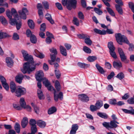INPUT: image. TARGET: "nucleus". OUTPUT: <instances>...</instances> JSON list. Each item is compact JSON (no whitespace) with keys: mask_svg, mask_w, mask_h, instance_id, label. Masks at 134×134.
I'll list each match as a JSON object with an SVG mask.
<instances>
[{"mask_svg":"<svg viewBox=\"0 0 134 134\" xmlns=\"http://www.w3.org/2000/svg\"><path fill=\"white\" fill-rule=\"evenodd\" d=\"M41 63L39 62L34 64L33 60L32 61H30L29 62L26 63L24 65L23 68L21 69V71L24 74L26 72L30 74L35 70L36 65L38 66Z\"/></svg>","mask_w":134,"mask_h":134,"instance_id":"f257e3e1","label":"nucleus"},{"mask_svg":"<svg viewBox=\"0 0 134 134\" xmlns=\"http://www.w3.org/2000/svg\"><path fill=\"white\" fill-rule=\"evenodd\" d=\"M46 87H47L48 90L51 91L53 90L54 91V100L55 101H57L59 98L61 100H62L63 99V95L62 92H59V94L57 95V91L55 90L53 86L51 85V84H49V86Z\"/></svg>","mask_w":134,"mask_h":134,"instance_id":"f03ea898","label":"nucleus"},{"mask_svg":"<svg viewBox=\"0 0 134 134\" xmlns=\"http://www.w3.org/2000/svg\"><path fill=\"white\" fill-rule=\"evenodd\" d=\"M77 36L80 39L84 40V42L87 45L91 46L92 43V41L90 39V37L87 34H78Z\"/></svg>","mask_w":134,"mask_h":134,"instance_id":"7ed1b4c3","label":"nucleus"},{"mask_svg":"<svg viewBox=\"0 0 134 134\" xmlns=\"http://www.w3.org/2000/svg\"><path fill=\"white\" fill-rule=\"evenodd\" d=\"M117 121L115 120L110 121V122H104L102 124L103 126L108 129L116 128L117 127Z\"/></svg>","mask_w":134,"mask_h":134,"instance_id":"20e7f679","label":"nucleus"},{"mask_svg":"<svg viewBox=\"0 0 134 134\" xmlns=\"http://www.w3.org/2000/svg\"><path fill=\"white\" fill-rule=\"evenodd\" d=\"M123 42L128 44L129 41L125 36L122 35L120 33H118V43L121 45L122 44Z\"/></svg>","mask_w":134,"mask_h":134,"instance_id":"39448f33","label":"nucleus"},{"mask_svg":"<svg viewBox=\"0 0 134 134\" xmlns=\"http://www.w3.org/2000/svg\"><path fill=\"white\" fill-rule=\"evenodd\" d=\"M49 51L52 53H53V54H50L51 58V60H50L48 61L49 63L51 64H53V62L55 60V56L57 54V52L56 49L54 48H52L49 49Z\"/></svg>","mask_w":134,"mask_h":134,"instance_id":"423d86ee","label":"nucleus"},{"mask_svg":"<svg viewBox=\"0 0 134 134\" xmlns=\"http://www.w3.org/2000/svg\"><path fill=\"white\" fill-rule=\"evenodd\" d=\"M26 93V90L25 88L20 86L17 87L15 92V95L18 97L21 96V95L25 94Z\"/></svg>","mask_w":134,"mask_h":134,"instance_id":"0eeeda50","label":"nucleus"},{"mask_svg":"<svg viewBox=\"0 0 134 134\" xmlns=\"http://www.w3.org/2000/svg\"><path fill=\"white\" fill-rule=\"evenodd\" d=\"M118 52L120 55L121 61L124 62L125 63H128L129 60L126 59V57L125 55L122 50L121 48H118Z\"/></svg>","mask_w":134,"mask_h":134,"instance_id":"6e6552de","label":"nucleus"},{"mask_svg":"<svg viewBox=\"0 0 134 134\" xmlns=\"http://www.w3.org/2000/svg\"><path fill=\"white\" fill-rule=\"evenodd\" d=\"M21 53L25 60L28 61V62H29L30 61H33L32 57L31 55H29L26 51L24 50H22Z\"/></svg>","mask_w":134,"mask_h":134,"instance_id":"1a4fd4ad","label":"nucleus"},{"mask_svg":"<svg viewBox=\"0 0 134 134\" xmlns=\"http://www.w3.org/2000/svg\"><path fill=\"white\" fill-rule=\"evenodd\" d=\"M29 11L26 8H23L22 10H20L18 11L19 14L20 15L21 18L24 19H25L26 18V14H28Z\"/></svg>","mask_w":134,"mask_h":134,"instance_id":"9d476101","label":"nucleus"},{"mask_svg":"<svg viewBox=\"0 0 134 134\" xmlns=\"http://www.w3.org/2000/svg\"><path fill=\"white\" fill-rule=\"evenodd\" d=\"M70 0H62V2L63 5L64 6L66 5L67 8L69 10H71L73 6L70 5Z\"/></svg>","mask_w":134,"mask_h":134,"instance_id":"9b49d317","label":"nucleus"},{"mask_svg":"<svg viewBox=\"0 0 134 134\" xmlns=\"http://www.w3.org/2000/svg\"><path fill=\"white\" fill-rule=\"evenodd\" d=\"M15 19L14 20H12L10 22V24L12 25H14L16 24V27L18 30H19L21 27V24L20 20H19L18 22Z\"/></svg>","mask_w":134,"mask_h":134,"instance_id":"f8f14e48","label":"nucleus"},{"mask_svg":"<svg viewBox=\"0 0 134 134\" xmlns=\"http://www.w3.org/2000/svg\"><path fill=\"white\" fill-rule=\"evenodd\" d=\"M46 36L47 37L46 38V42L47 44H49L52 42V38H53V36L51 33L49 32H47Z\"/></svg>","mask_w":134,"mask_h":134,"instance_id":"ddd939ff","label":"nucleus"},{"mask_svg":"<svg viewBox=\"0 0 134 134\" xmlns=\"http://www.w3.org/2000/svg\"><path fill=\"white\" fill-rule=\"evenodd\" d=\"M44 76V74L42 71H40L37 72L36 75V78L38 81H41L43 78V77Z\"/></svg>","mask_w":134,"mask_h":134,"instance_id":"4468645a","label":"nucleus"},{"mask_svg":"<svg viewBox=\"0 0 134 134\" xmlns=\"http://www.w3.org/2000/svg\"><path fill=\"white\" fill-rule=\"evenodd\" d=\"M80 100L83 102H86L89 100L88 97L85 94H82L78 95Z\"/></svg>","mask_w":134,"mask_h":134,"instance_id":"2eb2a0df","label":"nucleus"},{"mask_svg":"<svg viewBox=\"0 0 134 134\" xmlns=\"http://www.w3.org/2000/svg\"><path fill=\"white\" fill-rule=\"evenodd\" d=\"M11 36L9 34L4 32H0V39L8 38Z\"/></svg>","mask_w":134,"mask_h":134,"instance_id":"dca6fc26","label":"nucleus"},{"mask_svg":"<svg viewBox=\"0 0 134 134\" xmlns=\"http://www.w3.org/2000/svg\"><path fill=\"white\" fill-rule=\"evenodd\" d=\"M5 62L7 66L9 67H11L13 65V60L12 58L10 57H7L6 58Z\"/></svg>","mask_w":134,"mask_h":134,"instance_id":"f3484780","label":"nucleus"},{"mask_svg":"<svg viewBox=\"0 0 134 134\" xmlns=\"http://www.w3.org/2000/svg\"><path fill=\"white\" fill-rule=\"evenodd\" d=\"M10 88L11 91L12 93L14 92L15 93L17 88H16L15 84L13 81H11L10 83Z\"/></svg>","mask_w":134,"mask_h":134,"instance_id":"a211bd4d","label":"nucleus"},{"mask_svg":"<svg viewBox=\"0 0 134 134\" xmlns=\"http://www.w3.org/2000/svg\"><path fill=\"white\" fill-rule=\"evenodd\" d=\"M23 77L24 76L22 74H20L16 77L15 80L17 82L20 84L22 82Z\"/></svg>","mask_w":134,"mask_h":134,"instance_id":"6ab92c4d","label":"nucleus"},{"mask_svg":"<svg viewBox=\"0 0 134 134\" xmlns=\"http://www.w3.org/2000/svg\"><path fill=\"white\" fill-rule=\"evenodd\" d=\"M94 31L98 34L101 35H104L106 34V31L104 30H102L97 29L96 28L94 29L93 30Z\"/></svg>","mask_w":134,"mask_h":134,"instance_id":"aec40b11","label":"nucleus"},{"mask_svg":"<svg viewBox=\"0 0 134 134\" xmlns=\"http://www.w3.org/2000/svg\"><path fill=\"white\" fill-rule=\"evenodd\" d=\"M37 125L41 128H43L46 126L45 122L41 120H39L37 121Z\"/></svg>","mask_w":134,"mask_h":134,"instance_id":"412c9836","label":"nucleus"},{"mask_svg":"<svg viewBox=\"0 0 134 134\" xmlns=\"http://www.w3.org/2000/svg\"><path fill=\"white\" fill-rule=\"evenodd\" d=\"M28 123L27 118H24L21 121V125L23 128H25L27 125Z\"/></svg>","mask_w":134,"mask_h":134,"instance_id":"4be33fe9","label":"nucleus"},{"mask_svg":"<svg viewBox=\"0 0 134 134\" xmlns=\"http://www.w3.org/2000/svg\"><path fill=\"white\" fill-rule=\"evenodd\" d=\"M46 18L48 20L49 22L52 24H53L54 23V20L52 19L51 16V14L48 13H47L45 15Z\"/></svg>","mask_w":134,"mask_h":134,"instance_id":"5701e85b","label":"nucleus"},{"mask_svg":"<svg viewBox=\"0 0 134 134\" xmlns=\"http://www.w3.org/2000/svg\"><path fill=\"white\" fill-rule=\"evenodd\" d=\"M60 51L62 54L64 56H66L67 55L66 51L65 48L63 46H60Z\"/></svg>","mask_w":134,"mask_h":134,"instance_id":"b1692460","label":"nucleus"},{"mask_svg":"<svg viewBox=\"0 0 134 134\" xmlns=\"http://www.w3.org/2000/svg\"><path fill=\"white\" fill-rule=\"evenodd\" d=\"M96 66L99 72L101 74H103L105 72L103 68L100 66L98 64H96Z\"/></svg>","mask_w":134,"mask_h":134,"instance_id":"393cba45","label":"nucleus"},{"mask_svg":"<svg viewBox=\"0 0 134 134\" xmlns=\"http://www.w3.org/2000/svg\"><path fill=\"white\" fill-rule=\"evenodd\" d=\"M31 104L32 107L33 108L36 114H38L40 111V109L39 107L35 105L34 103L33 102L31 103Z\"/></svg>","mask_w":134,"mask_h":134,"instance_id":"a878e982","label":"nucleus"},{"mask_svg":"<svg viewBox=\"0 0 134 134\" xmlns=\"http://www.w3.org/2000/svg\"><path fill=\"white\" fill-rule=\"evenodd\" d=\"M97 115L100 117L104 119H107L108 118L107 115L105 113L98 112L97 113Z\"/></svg>","mask_w":134,"mask_h":134,"instance_id":"bb28decb","label":"nucleus"},{"mask_svg":"<svg viewBox=\"0 0 134 134\" xmlns=\"http://www.w3.org/2000/svg\"><path fill=\"white\" fill-rule=\"evenodd\" d=\"M11 13L12 15H14V16L15 19H17L18 20H19L18 18H19V17L17 14V12L15 9L14 8H12L11 9Z\"/></svg>","mask_w":134,"mask_h":134,"instance_id":"cd10ccee","label":"nucleus"},{"mask_svg":"<svg viewBox=\"0 0 134 134\" xmlns=\"http://www.w3.org/2000/svg\"><path fill=\"white\" fill-rule=\"evenodd\" d=\"M54 85L57 91L58 92L60 91L61 89V86L58 81L57 80L55 81Z\"/></svg>","mask_w":134,"mask_h":134,"instance_id":"c85d7f7f","label":"nucleus"},{"mask_svg":"<svg viewBox=\"0 0 134 134\" xmlns=\"http://www.w3.org/2000/svg\"><path fill=\"white\" fill-rule=\"evenodd\" d=\"M28 24L30 28L31 29H33L35 27V24L32 20L30 19L28 21Z\"/></svg>","mask_w":134,"mask_h":134,"instance_id":"c756f323","label":"nucleus"},{"mask_svg":"<svg viewBox=\"0 0 134 134\" xmlns=\"http://www.w3.org/2000/svg\"><path fill=\"white\" fill-rule=\"evenodd\" d=\"M37 94L39 98L40 99H44V98L43 93L41 89L37 90Z\"/></svg>","mask_w":134,"mask_h":134,"instance_id":"7c9ffc66","label":"nucleus"},{"mask_svg":"<svg viewBox=\"0 0 134 134\" xmlns=\"http://www.w3.org/2000/svg\"><path fill=\"white\" fill-rule=\"evenodd\" d=\"M108 47L109 49V51L115 49V47L114 46L113 43L112 42L110 41L108 43Z\"/></svg>","mask_w":134,"mask_h":134,"instance_id":"2f4dec72","label":"nucleus"},{"mask_svg":"<svg viewBox=\"0 0 134 134\" xmlns=\"http://www.w3.org/2000/svg\"><path fill=\"white\" fill-rule=\"evenodd\" d=\"M20 103L21 105V107L22 108H25V106L26 105V102H25L24 99L23 98H21L20 100Z\"/></svg>","mask_w":134,"mask_h":134,"instance_id":"473e14b6","label":"nucleus"},{"mask_svg":"<svg viewBox=\"0 0 134 134\" xmlns=\"http://www.w3.org/2000/svg\"><path fill=\"white\" fill-rule=\"evenodd\" d=\"M14 129L17 133H19L20 131V126L18 123H15L14 125Z\"/></svg>","mask_w":134,"mask_h":134,"instance_id":"72a5a7b5","label":"nucleus"},{"mask_svg":"<svg viewBox=\"0 0 134 134\" xmlns=\"http://www.w3.org/2000/svg\"><path fill=\"white\" fill-rule=\"evenodd\" d=\"M6 14L9 19L10 20V23L11 21L12 20H14L15 19H12V14L10 13V11L9 10H8L6 11Z\"/></svg>","mask_w":134,"mask_h":134,"instance_id":"f704fd0d","label":"nucleus"},{"mask_svg":"<svg viewBox=\"0 0 134 134\" xmlns=\"http://www.w3.org/2000/svg\"><path fill=\"white\" fill-rule=\"evenodd\" d=\"M77 64L80 67L83 68H87L88 67L90 66L89 64H86L81 63H79Z\"/></svg>","mask_w":134,"mask_h":134,"instance_id":"c9c22d12","label":"nucleus"},{"mask_svg":"<svg viewBox=\"0 0 134 134\" xmlns=\"http://www.w3.org/2000/svg\"><path fill=\"white\" fill-rule=\"evenodd\" d=\"M122 110L125 113L130 114L132 115L134 114V109L128 110L127 109H122Z\"/></svg>","mask_w":134,"mask_h":134,"instance_id":"e433bc0d","label":"nucleus"},{"mask_svg":"<svg viewBox=\"0 0 134 134\" xmlns=\"http://www.w3.org/2000/svg\"><path fill=\"white\" fill-rule=\"evenodd\" d=\"M115 49L112 50L111 51H109V53L111 56L114 58L116 59L117 57L115 51Z\"/></svg>","mask_w":134,"mask_h":134,"instance_id":"4c0bfd02","label":"nucleus"},{"mask_svg":"<svg viewBox=\"0 0 134 134\" xmlns=\"http://www.w3.org/2000/svg\"><path fill=\"white\" fill-rule=\"evenodd\" d=\"M42 80L43 84L46 87L49 86L51 84L48 80L45 77L43 78Z\"/></svg>","mask_w":134,"mask_h":134,"instance_id":"58836bf2","label":"nucleus"},{"mask_svg":"<svg viewBox=\"0 0 134 134\" xmlns=\"http://www.w3.org/2000/svg\"><path fill=\"white\" fill-rule=\"evenodd\" d=\"M97 59V57L96 56H90L88 57L87 58V60L89 62H93Z\"/></svg>","mask_w":134,"mask_h":134,"instance_id":"ea45409f","label":"nucleus"},{"mask_svg":"<svg viewBox=\"0 0 134 134\" xmlns=\"http://www.w3.org/2000/svg\"><path fill=\"white\" fill-rule=\"evenodd\" d=\"M95 105L97 107L98 109H100L101 107L103 105V103L102 101L101 100H98L97 101L95 104Z\"/></svg>","mask_w":134,"mask_h":134,"instance_id":"a19ab883","label":"nucleus"},{"mask_svg":"<svg viewBox=\"0 0 134 134\" xmlns=\"http://www.w3.org/2000/svg\"><path fill=\"white\" fill-rule=\"evenodd\" d=\"M56 109L54 107H52L49 109L48 111V114H52L56 111Z\"/></svg>","mask_w":134,"mask_h":134,"instance_id":"79ce46f5","label":"nucleus"},{"mask_svg":"<svg viewBox=\"0 0 134 134\" xmlns=\"http://www.w3.org/2000/svg\"><path fill=\"white\" fill-rule=\"evenodd\" d=\"M83 50L85 52L88 54L90 53L91 52V49L86 46H83Z\"/></svg>","mask_w":134,"mask_h":134,"instance_id":"37998d69","label":"nucleus"},{"mask_svg":"<svg viewBox=\"0 0 134 134\" xmlns=\"http://www.w3.org/2000/svg\"><path fill=\"white\" fill-rule=\"evenodd\" d=\"M70 5L73 6V8L75 9L76 7V5L77 3L76 0H70Z\"/></svg>","mask_w":134,"mask_h":134,"instance_id":"c03bdc74","label":"nucleus"},{"mask_svg":"<svg viewBox=\"0 0 134 134\" xmlns=\"http://www.w3.org/2000/svg\"><path fill=\"white\" fill-rule=\"evenodd\" d=\"M31 41L33 43H35L37 42V38L34 35H32L30 37Z\"/></svg>","mask_w":134,"mask_h":134,"instance_id":"a18cd8bd","label":"nucleus"},{"mask_svg":"<svg viewBox=\"0 0 134 134\" xmlns=\"http://www.w3.org/2000/svg\"><path fill=\"white\" fill-rule=\"evenodd\" d=\"M106 9H107L108 12L111 16H115V13L109 7H107L106 8Z\"/></svg>","mask_w":134,"mask_h":134,"instance_id":"49530a36","label":"nucleus"},{"mask_svg":"<svg viewBox=\"0 0 134 134\" xmlns=\"http://www.w3.org/2000/svg\"><path fill=\"white\" fill-rule=\"evenodd\" d=\"M0 20L2 23L3 25H5L7 24L6 20L4 17L2 16H0Z\"/></svg>","mask_w":134,"mask_h":134,"instance_id":"de8ad7c7","label":"nucleus"},{"mask_svg":"<svg viewBox=\"0 0 134 134\" xmlns=\"http://www.w3.org/2000/svg\"><path fill=\"white\" fill-rule=\"evenodd\" d=\"M31 133H28L27 134H35L37 131V128L36 126H32L31 127Z\"/></svg>","mask_w":134,"mask_h":134,"instance_id":"09e8293b","label":"nucleus"},{"mask_svg":"<svg viewBox=\"0 0 134 134\" xmlns=\"http://www.w3.org/2000/svg\"><path fill=\"white\" fill-rule=\"evenodd\" d=\"M125 76L124 74L122 72H120L118 74V78L120 80L123 79Z\"/></svg>","mask_w":134,"mask_h":134,"instance_id":"8fccbe9b","label":"nucleus"},{"mask_svg":"<svg viewBox=\"0 0 134 134\" xmlns=\"http://www.w3.org/2000/svg\"><path fill=\"white\" fill-rule=\"evenodd\" d=\"M94 10L96 13L99 15H102L103 13L102 12L100 9L96 8H94Z\"/></svg>","mask_w":134,"mask_h":134,"instance_id":"3c124183","label":"nucleus"},{"mask_svg":"<svg viewBox=\"0 0 134 134\" xmlns=\"http://www.w3.org/2000/svg\"><path fill=\"white\" fill-rule=\"evenodd\" d=\"M36 123L37 122L34 119H31L30 121V124L31 126H36Z\"/></svg>","mask_w":134,"mask_h":134,"instance_id":"603ef678","label":"nucleus"},{"mask_svg":"<svg viewBox=\"0 0 134 134\" xmlns=\"http://www.w3.org/2000/svg\"><path fill=\"white\" fill-rule=\"evenodd\" d=\"M12 38L14 40H18L19 39V36L17 33H14L13 34Z\"/></svg>","mask_w":134,"mask_h":134,"instance_id":"864d4df0","label":"nucleus"},{"mask_svg":"<svg viewBox=\"0 0 134 134\" xmlns=\"http://www.w3.org/2000/svg\"><path fill=\"white\" fill-rule=\"evenodd\" d=\"M90 108L92 111H94L98 109L96 105L95 106L93 105H91Z\"/></svg>","mask_w":134,"mask_h":134,"instance_id":"5fc2aeb1","label":"nucleus"},{"mask_svg":"<svg viewBox=\"0 0 134 134\" xmlns=\"http://www.w3.org/2000/svg\"><path fill=\"white\" fill-rule=\"evenodd\" d=\"M46 28V26L45 24L43 23L41 25V27L40 28V31L44 32L45 31Z\"/></svg>","mask_w":134,"mask_h":134,"instance_id":"6e6d98bb","label":"nucleus"},{"mask_svg":"<svg viewBox=\"0 0 134 134\" xmlns=\"http://www.w3.org/2000/svg\"><path fill=\"white\" fill-rule=\"evenodd\" d=\"M117 101L116 99H111L109 100V103L112 105H115L116 104Z\"/></svg>","mask_w":134,"mask_h":134,"instance_id":"4d7b16f0","label":"nucleus"},{"mask_svg":"<svg viewBox=\"0 0 134 134\" xmlns=\"http://www.w3.org/2000/svg\"><path fill=\"white\" fill-rule=\"evenodd\" d=\"M55 4L58 9L59 10H62L63 9V8L60 3L57 2Z\"/></svg>","mask_w":134,"mask_h":134,"instance_id":"13d9d810","label":"nucleus"},{"mask_svg":"<svg viewBox=\"0 0 134 134\" xmlns=\"http://www.w3.org/2000/svg\"><path fill=\"white\" fill-rule=\"evenodd\" d=\"M127 44H128L129 46V50L130 51H133L134 48V46L133 44L132 43H130L129 41V43Z\"/></svg>","mask_w":134,"mask_h":134,"instance_id":"bf43d9fd","label":"nucleus"},{"mask_svg":"<svg viewBox=\"0 0 134 134\" xmlns=\"http://www.w3.org/2000/svg\"><path fill=\"white\" fill-rule=\"evenodd\" d=\"M55 71L56 77L58 79H59L60 76V73L58 70H55Z\"/></svg>","mask_w":134,"mask_h":134,"instance_id":"052dcab7","label":"nucleus"},{"mask_svg":"<svg viewBox=\"0 0 134 134\" xmlns=\"http://www.w3.org/2000/svg\"><path fill=\"white\" fill-rule=\"evenodd\" d=\"M42 4L45 9H49V4L47 2H42Z\"/></svg>","mask_w":134,"mask_h":134,"instance_id":"680f3d73","label":"nucleus"},{"mask_svg":"<svg viewBox=\"0 0 134 134\" xmlns=\"http://www.w3.org/2000/svg\"><path fill=\"white\" fill-rule=\"evenodd\" d=\"M13 106L14 108L18 110H21L22 109V107L16 104H13Z\"/></svg>","mask_w":134,"mask_h":134,"instance_id":"e2e57ef3","label":"nucleus"},{"mask_svg":"<svg viewBox=\"0 0 134 134\" xmlns=\"http://www.w3.org/2000/svg\"><path fill=\"white\" fill-rule=\"evenodd\" d=\"M74 23L77 26H79V24L78 19L76 18H74L73 20Z\"/></svg>","mask_w":134,"mask_h":134,"instance_id":"0e129e2a","label":"nucleus"},{"mask_svg":"<svg viewBox=\"0 0 134 134\" xmlns=\"http://www.w3.org/2000/svg\"><path fill=\"white\" fill-rule=\"evenodd\" d=\"M78 129V126L77 124H74L72 125L71 127V129L76 131Z\"/></svg>","mask_w":134,"mask_h":134,"instance_id":"69168bd1","label":"nucleus"},{"mask_svg":"<svg viewBox=\"0 0 134 134\" xmlns=\"http://www.w3.org/2000/svg\"><path fill=\"white\" fill-rule=\"evenodd\" d=\"M38 14L40 18H43V14L42 10L41 9H39L38 10Z\"/></svg>","mask_w":134,"mask_h":134,"instance_id":"338daca9","label":"nucleus"},{"mask_svg":"<svg viewBox=\"0 0 134 134\" xmlns=\"http://www.w3.org/2000/svg\"><path fill=\"white\" fill-rule=\"evenodd\" d=\"M127 102L129 103L130 104H134V98L132 97L128 99Z\"/></svg>","mask_w":134,"mask_h":134,"instance_id":"774afa93","label":"nucleus"}]
</instances>
